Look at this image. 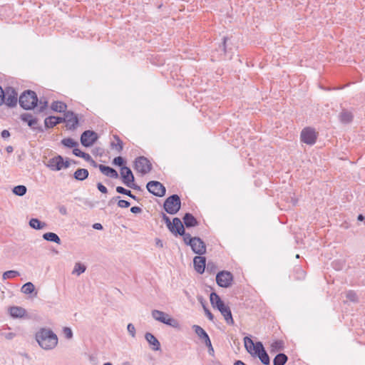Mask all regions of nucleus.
Here are the masks:
<instances>
[{
    "label": "nucleus",
    "instance_id": "nucleus-1",
    "mask_svg": "<svg viewBox=\"0 0 365 365\" xmlns=\"http://www.w3.org/2000/svg\"><path fill=\"white\" fill-rule=\"evenodd\" d=\"M244 342L245 349L251 355L257 356L263 364L269 365L270 358L261 341L254 343L250 337L245 336Z\"/></svg>",
    "mask_w": 365,
    "mask_h": 365
},
{
    "label": "nucleus",
    "instance_id": "nucleus-2",
    "mask_svg": "<svg viewBox=\"0 0 365 365\" xmlns=\"http://www.w3.org/2000/svg\"><path fill=\"white\" fill-rule=\"evenodd\" d=\"M36 340L46 350L53 349L58 344L57 335L50 329L41 328L36 334Z\"/></svg>",
    "mask_w": 365,
    "mask_h": 365
},
{
    "label": "nucleus",
    "instance_id": "nucleus-3",
    "mask_svg": "<svg viewBox=\"0 0 365 365\" xmlns=\"http://www.w3.org/2000/svg\"><path fill=\"white\" fill-rule=\"evenodd\" d=\"M18 101L20 106L26 110H34L38 105V98L36 93L29 89L21 93Z\"/></svg>",
    "mask_w": 365,
    "mask_h": 365
},
{
    "label": "nucleus",
    "instance_id": "nucleus-4",
    "mask_svg": "<svg viewBox=\"0 0 365 365\" xmlns=\"http://www.w3.org/2000/svg\"><path fill=\"white\" fill-rule=\"evenodd\" d=\"M18 103V93L12 86L3 89L0 86V106L5 104L9 108L16 107Z\"/></svg>",
    "mask_w": 365,
    "mask_h": 365
},
{
    "label": "nucleus",
    "instance_id": "nucleus-5",
    "mask_svg": "<svg viewBox=\"0 0 365 365\" xmlns=\"http://www.w3.org/2000/svg\"><path fill=\"white\" fill-rule=\"evenodd\" d=\"M181 208V200L178 195L173 194L165 199L163 203L164 210L170 215L177 214Z\"/></svg>",
    "mask_w": 365,
    "mask_h": 365
},
{
    "label": "nucleus",
    "instance_id": "nucleus-6",
    "mask_svg": "<svg viewBox=\"0 0 365 365\" xmlns=\"http://www.w3.org/2000/svg\"><path fill=\"white\" fill-rule=\"evenodd\" d=\"M134 169L142 175H145L152 170L153 165L146 157L139 156L134 161Z\"/></svg>",
    "mask_w": 365,
    "mask_h": 365
},
{
    "label": "nucleus",
    "instance_id": "nucleus-7",
    "mask_svg": "<svg viewBox=\"0 0 365 365\" xmlns=\"http://www.w3.org/2000/svg\"><path fill=\"white\" fill-rule=\"evenodd\" d=\"M234 280L233 274L226 270L220 271L216 274V282L217 285L222 288L230 287Z\"/></svg>",
    "mask_w": 365,
    "mask_h": 365
},
{
    "label": "nucleus",
    "instance_id": "nucleus-8",
    "mask_svg": "<svg viewBox=\"0 0 365 365\" xmlns=\"http://www.w3.org/2000/svg\"><path fill=\"white\" fill-rule=\"evenodd\" d=\"M83 116L81 115L80 118L78 115L75 113L73 110H67L63 115V118H66L65 121L66 126L68 130H75L79 125L80 120Z\"/></svg>",
    "mask_w": 365,
    "mask_h": 365
},
{
    "label": "nucleus",
    "instance_id": "nucleus-9",
    "mask_svg": "<svg viewBox=\"0 0 365 365\" xmlns=\"http://www.w3.org/2000/svg\"><path fill=\"white\" fill-rule=\"evenodd\" d=\"M192 329L195 331V334L203 341L205 345L207 347L208 354L210 356H214L215 351L207 333L199 325H193Z\"/></svg>",
    "mask_w": 365,
    "mask_h": 365
},
{
    "label": "nucleus",
    "instance_id": "nucleus-10",
    "mask_svg": "<svg viewBox=\"0 0 365 365\" xmlns=\"http://www.w3.org/2000/svg\"><path fill=\"white\" fill-rule=\"evenodd\" d=\"M99 136L96 132L93 130H86L83 131L80 138L81 143L86 148L91 147L98 139Z\"/></svg>",
    "mask_w": 365,
    "mask_h": 365
},
{
    "label": "nucleus",
    "instance_id": "nucleus-11",
    "mask_svg": "<svg viewBox=\"0 0 365 365\" xmlns=\"http://www.w3.org/2000/svg\"><path fill=\"white\" fill-rule=\"evenodd\" d=\"M148 192L156 197H163L166 192L165 187L159 181L150 180L146 185Z\"/></svg>",
    "mask_w": 365,
    "mask_h": 365
},
{
    "label": "nucleus",
    "instance_id": "nucleus-12",
    "mask_svg": "<svg viewBox=\"0 0 365 365\" xmlns=\"http://www.w3.org/2000/svg\"><path fill=\"white\" fill-rule=\"evenodd\" d=\"M301 140L307 145H314L317 138L315 130L310 127L304 128L301 132Z\"/></svg>",
    "mask_w": 365,
    "mask_h": 365
},
{
    "label": "nucleus",
    "instance_id": "nucleus-13",
    "mask_svg": "<svg viewBox=\"0 0 365 365\" xmlns=\"http://www.w3.org/2000/svg\"><path fill=\"white\" fill-rule=\"evenodd\" d=\"M168 229L175 237L185 235V232H186L182 222L177 217L173 219Z\"/></svg>",
    "mask_w": 365,
    "mask_h": 365
},
{
    "label": "nucleus",
    "instance_id": "nucleus-14",
    "mask_svg": "<svg viewBox=\"0 0 365 365\" xmlns=\"http://www.w3.org/2000/svg\"><path fill=\"white\" fill-rule=\"evenodd\" d=\"M20 119L27 123V125L32 128L34 130H37L38 132H43L44 130L41 126L34 127V125L37 123L38 119L33 116L31 113H22L20 115Z\"/></svg>",
    "mask_w": 365,
    "mask_h": 365
},
{
    "label": "nucleus",
    "instance_id": "nucleus-15",
    "mask_svg": "<svg viewBox=\"0 0 365 365\" xmlns=\"http://www.w3.org/2000/svg\"><path fill=\"white\" fill-rule=\"evenodd\" d=\"M120 178L123 182V183L128 186L130 183L133 182L135 181V177L134 175L128 167H124L121 168L120 169Z\"/></svg>",
    "mask_w": 365,
    "mask_h": 365
},
{
    "label": "nucleus",
    "instance_id": "nucleus-16",
    "mask_svg": "<svg viewBox=\"0 0 365 365\" xmlns=\"http://www.w3.org/2000/svg\"><path fill=\"white\" fill-rule=\"evenodd\" d=\"M63 157L58 155L48 160L47 166L54 171H59L63 169Z\"/></svg>",
    "mask_w": 365,
    "mask_h": 365
},
{
    "label": "nucleus",
    "instance_id": "nucleus-17",
    "mask_svg": "<svg viewBox=\"0 0 365 365\" xmlns=\"http://www.w3.org/2000/svg\"><path fill=\"white\" fill-rule=\"evenodd\" d=\"M66 118L61 116L50 115L45 118L44 126L46 129L53 128L58 124L62 123L65 121Z\"/></svg>",
    "mask_w": 365,
    "mask_h": 365
},
{
    "label": "nucleus",
    "instance_id": "nucleus-18",
    "mask_svg": "<svg viewBox=\"0 0 365 365\" xmlns=\"http://www.w3.org/2000/svg\"><path fill=\"white\" fill-rule=\"evenodd\" d=\"M193 265L197 272L203 274L206 267V258L201 255L195 256L193 258Z\"/></svg>",
    "mask_w": 365,
    "mask_h": 365
},
{
    "label": "nucleus",
    "instance_id": "nucleus-19",
    "mask_svg": "<svg viewBox=\"0 0 365 365\" xmlns=\"http://www.w3.org/2000/svg\"><path fill=\"white\" fill-rule=\"evenodd\" d=\"M184 227L191 228L198 226L199 222L197 218L190 212H186L182 217Z\"/></svg>",
    "mask_w": 365,
    "mask_h": 365
},
{
    "label": "nucleus",
    "instance_id": "nucleus-20",
    "mask_svg": "<svg viewBox=\"0 0 365 365\" xmlns=\"http://www.w3.org/2000/svg\"><path fill=\"white\" fill-rule=\"evenodd\" d=\"M197 239L191 249L194 253L202 255L206 252V245L200 237H197Z\"/></svg>",
    "mask_w": 365,
    "mask_h": 365
},
{
    "label": "nucleus",
    "instance_id": "nucleus-21",
    "mask_svg": "<svg viewBox=\"0 0 365 365\" xmlns=\"http://www.w3.org/2000/svg\"><path fill=\"white\" fill-rule=\"evenodd\" d=\"M218 310L220 312L221 314L224 317V319L228 325H234L235 324V322L232 318V312H231V309L229 306L225 304Z\"/></svg>",
    "mask_w": 365,
    "mask_h": 365
},
{
    "label": "nucleus",
    "instance_id": "nucleus-22",
    "mask_svg": "<svg viewBox=\"0 0 365 365\" xmlns=\"http://www.w3.org/2000/svg\"><path fill=\"white\" fill-rule=\"evenodd\" d=\"M9 314L14 319L24 318L26 316V310L21 307L13 306L9 308Z\"/></svg>",
    "mask_w": 365,
    "mask_h": 365
},
{
    "label": "nucleus",
    "instance_id": "nucleus-23",
    "mask_svg": "<svg viewBox=\"0 0 365 365\" xmlns=\"http://www.w3.org/2000/svg\"><path fill=\"white\" fill-rule=\"evenodd\" d=\"M145 338L148 344L152 346L151 348L153 350L158 351L160 349V343L153 334L147 332L145 334Z\"/></svg>",
    "mask_w": 365,
    "mask_h": 365
},
{
    "label": "nucleus",
    "instance_id": "nucleus-24",
    "mask_svg": "<svg viewBox=\"0 0 365 365\" xmlns=\"http://www.w3.org/2000/svg\"><path fill=\"white\" fill-rule=\"evenodd\" d=\"M100 171L107 177H110L111 178H118L119 177L118 172L113 168L105 165H100L99 166Z\"/></svg>",
    "mask_w": 365,
    "mask_h": 365
},
{
    "label": "nucleus",
    "instance_id": "nucleus-25",
    "mask_svg": "<svg viewBox=\"0 0 365 365\" xmlns=\"http://www.w3.org/2000/svg\"><path fill=\"white\" fill-rule=\"evenodd\" d=\"M210 303L213 308H216L220 309L224 305H225V302L222 300L220 297L215 292H211L210 295Z\"/></svg>",
    "mask_w": 365,
    "mask_h": 365
},
{
    "label": "nucleus",
    "instance_id": "nucleus-26",
    "mask_svg": "<svg viewBox=\"0 0 365 365\" xmlns=\"http://www.w3.org/2000/svg\"><path fill=\"white\" fill-rule=\"evenodd\" d=\"M51 109L55 112L63 113L64 115L65 112H67V104L63 101H53L51 104Z\"/></svg>",
    "mask_w": 365,
    "mask_h": 365
},
{
    "label": "nucleus",
    "instance_id": "nucleus-27",
    "mask_svg": "<svg viewBox=\"0 0 365 365\" xmlns=\"http://www.w3.org/2000/svg\"><path fill=\"white\" fill-rule=\"evenodd\" d=\"M339 118L341 123L348 124L352 122L354 115L346 109H342L341 112L339 113Z\"/></svg>",
    "mask_w": 365,
    "mask_h": 365
},
{
    "label": "nucleus",
    "instance_id": "nucleus-28",
    "mask_svg": "<svg viewBox=\"0 0 365 365\" xmlns=\"http://www.w3.org/2000/svg\"><path fill=\"white\" fill-rule=\"evenodd\" d=\"M89 173L86 168H78L73 174V177L78 181H83L88 178Z\"/></svg>",
    "mask_w": 365,
    "mask_h": 365
},
{
    "label": "nucleus",
    "instance_id": "nucleus-29",
    "mask_svg": "<svg viewBox=\"0 0 365 365\" xmlns=\"http://www.w3.org/2000/svg\"><path fill=\"white\" fill-rule=\"evenodd\" d=\"M284 349V342L283 340H275L271 344L269 347V351L271 354H274L278 351H282Z\"/></svg>",
    "mask_w": 365,
    "mask_h": 365
},
{
    "label": "nucleus",
    "instance_id": "nucleus-30",
    "mask_svg": "<svg viewBox=\"0 0 365 365\" xmlns=\"http://www.w3.org/2000/svg\"><path fill=\"white\" fill-rule=\"evenodd\" d=\"M43 239L48 242H55L58 245L61 244V240L58 235L54 232H46L42 236Z\"/></svg>",
    "mask_w": 365,
    "mask_h": 365
},
{
    "label": "nucleus",
    "instance_id": "nucleus-31",
    "mask_svg": "<svg viewBox=\"0 0 365 365\" xmlns=\"http://www.w3.org/2000/svg\"><path fill=\"white\" fill-rule=\"evenodd\" d=\"M161 323L168 325L173 328H180L179 322L177 319L171 317L168 314H167V317L163 318H160Z\"/></svg>",
    "mask_w": 365,
    "mask_h": 365
},
{
    "label": "nucleus",
    "instance_id": "nucleus-32",
    "mask_svg": "<svg viewBox=\"0 0 365 365\" xmlns=\"http://www.w3.org/2000/svg\"><path fill=\"white\" fill-rule=\"evenodd\" d=\"M29 226L36 230H42L46 227V223L41 221L38 218H31L29 222Z\"/></svg>",
    "mask_w": 365,
    "mask_h": 365
},
{
    "label": "nucleus",
    "instance_id": "nucleus-33",
    "mask_svg": "<svg viewBox=\"0 0 365 365\" xmlns=\"http://www.w3.org/2000/svg\"><path fill=\"white\" fill-rule=\"evenodd\" d=\"M306 272L299 265L296 266L293 272V278L296 280H302L305 278Z\"/></svg>",
    "mask_w": 365,
    "mask_h": 365
},
{
    "label": "nucleus",
    "instance_id": "nucleus-34",
    "mask_svg": "<svg viewBox=\"0 0 365 365\" xmlns=\"http://www.w3.org/2000/svg\"><path fill=\"white\" fill-rule=\"evenodd\" d=\"M288 361V356L284 353L277 354L273 359V365H284Z\"/></svg>",
    "mask_w": 365,
    "mask_h": 365
},
{
    "label": "nucleus",
    "instance_id": "nucleus-35",
    "mask_svg": "<svg viewBox=\"0 0 365 365\" xmlns=\"http://www.w3.org/2000/svg\"><path fill=\"white\" fill-rule=\"evenodd\" d=\"M113 138L116 141V143L115 142H112L110 143V147L112 148H115L118 153H120L123 148V143L118 135H114Z\"/></svg>",
    "mask_w": 365,
    "mask_h": 365
},
{
    "label": "nucleus",
    "instance_id": "nucleus-36",
    "mask_svg": "<svg viewBox=\"0 0 365 365\" xmlns=\"http://www.w3.org/2000/svg\"><path fill=\"white\" fill-rule=\"evenodd\" d=\"M61 144L68 148H75L78 146V143L71 138H66L61 140Z\"/></svg>",
    "mask_w": 365,
    "mask_h": 365
},
{
    "label": "nucleus",
    "instance_id": "nucleus-37",
    "mask_svg": "<svg viewBox=\"0 0 365 365\" xmlns=\"http://www.w3.org/2000/svg\"><path fill=\"white\" fill-rule=\"evenodd\" d=\"M21 291L25 294H31L35 291V286L32 282H28L21 287Z\"/></svg>",
    "mask_w": 365,
    "mask_h": 365
},
{
    "label": "nucleus",
    "instance_id": "nucleus-38",
    "mask_svg": "<svg viewBox=\"0 0 365 365\" xmlns=\"http://www.w3.org/2000/svg\"><path fill=\"white\" fill-rule=\"evenodd\" d=\"M12 192L14 195L21 197V196H24V195H26V193L27 192V188L25 185H19L15 186L13 188Z\"/></svg>",
    "mask_w": 365,
    "mask_h": 365
},
{
    "label": "nucleus",
    "instance_id": "nucleus-39",
    "mask_svg": "<svg viewBox=\"0 0 365 365\" xmlns=\"http://www.w3.org/2000/svg\"><path fill=\"white\" fill-rule=\"evenodd\" d=\"M181 237H183L185 244L190 246V247H192L194 242H195V240H197V237H192L190 234L186 232H185V235H181Z\"/></svg>",
    "mask_w": 365,
    "mask_h": 365
},
{
    "label": "nucleus",
    "instance_id": "nucleus-40",
    "mask_svg": "<svg viewBox=\"0 0 365 365\" xmlns=\"http://www.w3.org/2000/svg\"><path fill=\"white\" fill-rule=\"evenodd\" d=\"M86 270V267L81 264V262H76L74 266V269L73 270V274H76L77 275H80L85 272Z\"/></svg>",
    "mask_w": 365,
    "mask_h": 365
},
{
    "label": "nucleus",
    "instance_id": "nucleus-41",
    "mask_svg": "<svg viewBox=\"0 0 365 365\" xmlns=\"http://www.w3.org/2000/svg\"><path fill=\"white\" fill-rule=\"evenodd\" d=\"M20 275V273L18 271L16 270H9L6 272H4L2 274V279L4 280L7 279H11L15 278L16 277H19Z\"/></svg>",
    "mask_w": 365,
    "mask_h": 365
},
{
    "label": "nucleus",
    "instance_id": "nucleus-42",
    "mask_svg": "<svg viewBox=\"0 0 365 365\" xmlns=\"http://www.w3.org/2000/svg\"><path fill=\"white\" fill-rule=\"evenodd\" d=\"M151 314H152V317L156 320V321H158V322H161V319L160 318H163L165 317H167V313L164 312H162V311H160V310H157V309H153L151 312Z\"/></svg>",
    "mask_w": 365,
    "mask_h": 365
},
{
    "label": "nucleus",
    "instance_id": "nucleus-43",
    "mask_svg": "<svg viewBox=\"0 0 365 365\" xmlns=\"http://www.w3.org/2000/svg\"><path fill=\"white\" fill-rule=\"evenodd\" d=\"M346 297L348 300L352 302H358L359 298L356 293L354 290H349L346 293Z\"/></svg>",
    "mask_w": 365,
    "mask_h": 365
},
{
    "label": "nucleus",
    "instance_id": "nucleus-44",
    "mask_svg": "<svg viewBox=\"0 0 365 365\" xmlns=\"http://www.w3.org/2000/svg\"><path fill=\"white\" fill-rule=\"evenodd\" d=\"M125 163H126L125 160L121 156L115 157L113 160V164L115 166L120 167V168L126 167Z\"/></svg>",
    "mask_w": 365,
    "mask_h": 365
},
{
    "label": "nucleus",
    "instance_id": "nucleus-45",
    "mask_svg": "<svg viewBox=\"0 0 365 365\" xmlns=\"http://www.w3.org/2000/svg\"><path fill=\"white\" fill-rule=\"evenodd\" d=\"M197 299L202 303V306H203V308H204V311H205V315L207 317V318L211 320V321H213L214 319V315L213 314L205 307V305L202 303V300H203V298L202 296L200 297H197Z\"/></svg>",
    "mask_w": 365,
    "mask_h": 365
},
{
    "label": "nucleus",
    "instance_id": "nucleus-46",
    "mask_svg": "<svg viewBox=\"0 0 365 365\" xmlns=\"http://www.w3.org/2000/svg\"><path fill=\"white\" fill-rule=\"evenodd\" d=\"M38 104H39V107L36 109V110L35 112L36 113H43L48 108V101H42L41 100V101L38 100Z\"/></svg>",
    "mask_w": 365,
    "mask_h": 365
},
{
    "label": "nucleus",
    "instance_id": "nucleus-47",
    "mask_svg": "<svg viewBox=\"0 0 365 365\" xmlns=\"http://www.w3.org/2000/svg\"><path fill=\"white\" fill-rule=\"evenodd\" d=\"M115 190L118 193L121 195H125L127 196H131L132 192L130 190H128L122 186H117Z\"/></svg>",
    "mask_w": 365,
    "mask_h": 365
},
{
    "label": "nucleus",
    "instance_id": "nucleus-48",
    "mask_svg": "<svg viewBox=\"0 0 365 365\" xmlns=\"http://www.w3.org/2000/svg\"><path fill=\"white\" fill-rule=\"evenodd\" d=\"M228 40V38L226 36H224L222 38V43L219 46V49L223 52L224 54L227 53V41Z\"/></svg>",
    "mask_w": 365,
    "mask_h": 365
},
{
    "label": "nucleus",
    "instance_id": "nucleus-49",
    "mask_svg": "<svg viewBox=\"0 0 365 365\" xmlns=\"http://www.w3.org/2000/svg\"><path fill=\"white\" fill-rule=\"evenodd\" d=\"M63 333L65 336V337L68 339H71L73 337V331L71 328L69 327H64L63 329Z\"/></svg>",
    "mask_w": 365,
    "mask_h": 365
},
{
    "label": "nucleus",
    "instance_id": "nucleus-50",
    "mask_svg": "<svg viewBox=\"0 0 365 365\" xmlns=\"http://www.w3.org/2000/svg\"><path fill=\"white\" fill-rule=\"evenodd\" d=\"M117 204H118V206L121 208H127V207H130V202H128L125 200H120V198L118 199Z\"/></svg>",
    "mask_w": 365,
    "mask_h": 365
},
{
    "label": "nucleus",
    "instance_id": "nucleus-51",
    "mask_svg": "<svg viewBox=\"0 0 365 365\" xmlns=\"http://www.w3.org/2000/svg\"><path fill=\"white\" fill-rule=\"evenodd\" d=\"M127 330H128V333L131 335L132 337L135 336V328L133 324L129 323L128 324Z\"/></svg>",
    "mask_w": 365,
    "mask_h": 365
},
{
    "label": "nucleus",
    "instance_id": "nucleus-52",
    "mask_svg": "<svg viewBox=\"0 0 365 365\" xmlns=\"http://www.w3.org/2000/svg\"><path fill=\"white\" fill-rule=\"evenodd\" d=\"M160 216L162 217L163 221L165 223L166 227H168L172 222V221H170V217L163 212L160 213Z\"/></svg>",
    "mask_w": 365,
    "mask_h": 365
},
{
    "label": "nucleus",
    "instance_id": "nucleus-53",
    "mask_svg": "<svg viewBox=\"0 0 365 365\" xmlns=\"http://www.w3.org/2000/svg\"><path fill=\"white\" fill-rule=\"evenodd\" d=\"M96 186H97L98 190L101 192H102L103 194L108 193L107 187L106 186H104L101 182H98Z\"/></svg>",
    "mask_w": 365,
    "mask_h": 365
},
{
    "label": "nucleus",
    "instance_id": "nucleus-54",
    "mask_svg": "<svg viewBox=\"0 0 365 365\" xmlns=\"http://www.w3.org/2000/svg\"><path fill=\"white\" fill-rule=\"evenodd\" d=\"M215 269H216V266H215V264L213 262H209L207 263V271L208 272H210V273H212V272H215Z\"/></svg>",
    "mask_w": 365,
    "mask_h": 365
},
{
    "label": "nucleus",
    "instance_id": "nucleus-55",
    "mask_svg": "<svg viewBox=\"0 0 365 365\" xmlns=\"http://www.w3.org/2000/svg\"><path fill=\"white\" fill-rule=\"evenodd\" d=\"M1 335L4 336L5 337V339H6L8 340H11L15 337L16 334L14 332H6V333H2Z\"/></svg>",
    "mask_w": 365,
    "mask_h": 365
},
{
    "label": "nucleus",
    "instance_id": "nucleus-56",
    "mask_svg": "<svg viewBox=\"0 0 365 365\" xmlns=\"http://www.w3.org/2000/svg\"><path fill=\"white\" fill-rule=\"evenodd\" d=\"M143 211L142 208L138 206H133L130 208V212L133 214H139Z\"/></svg>",
    "mask_w": 365,
    "mask_h": 365
},
{
    "label": "nucleus",
    "instance_id": "nucleus-57",
    "mask_svg": "<svg viewBox=\"0 0 365 365\" xmlns=\"http://www.w3.org/2000/svg\"><path fill=\"white\" fill-rule=\"evenodd\" d=\"M83 153L84 152L81 151L77 147L73 149V154L77 157L82 158V154H83Z\"/></svg>",
    "mask_w": 365,
    "mask_h": 365
},
{
    "label": "nucleus",
    "instance_id": "nucleus-58",
    "mask_svg": "<svg viewBox=\"0 0 365 365\" xmlns=\"http://www.w3.org/2000/svg\"><path fill=\"white\" fill-rule=\"evenodd\" d=\"M127 187H130L131 189H133V190H139V191L141 190L140 186H139L138 185L135 183V181L133 182L130 183V185H128Z\"/></svg>",
    "mask_w": 365,
    "mask_h": 365
},
{
    "label": "nucleus",
    "instance_id": "nucleus-59",
    "mask_svg": "<svg viewBox=\"0 0 365 365\" xmlns=\"http://www.w3.org/2000/svg\"><path fill=\"white\" fill-rule=\"evenodd\" d=\"M71 165V160L69 158H66V160H63V168H68Z\"/></svg>",
    "mask_w": 365,
    "mask_h": 365
},
{
    "label": "nucleus",
    "instance_id": "nucleus-60",
    "mask_svg": "<svg viewBox=\"0 0 365 365\" xmlns=\"http://www.w3.org/2000/svg\"><path fill=\"white\" fill-rule=\"evenodd\" d=\"M1 135L3 138H7L10 136V133L8 130H3L1 133Z\"/></svg>",
    "mask_w": 365,
    "mask_h": 365
},
{
    "label": "nucleus",
    "instance_id": "nucleus-61",
    "mask_svg": "<svg viewBox=\"0 0 365 365\" xmlns=\"http://www.w3.org/2000/svg\"><path fill=\"white\" fill-rule=\"evenodd\" d=\"M82 158H83L87 162L91 161L92 159L91 156L88 153H86L85 152L83 153V154H82Z\"/></svg>",
    "mask_w": 365,
    "mask_h": 365
},
{
    "label": "nucleus",
    "instance_id": "nucleus-62",
    "mask_svg": "<svg viewBox=\"0 0 365 365\" xmlns=\"http://www.w3.org/2000/svg\"><path fill=\"white\" fill-rule=\"evenodd\" d=\"M59 212L63 215H67V209L65 206H61L59 207Z\"/></svg>",
    "mask_w": 365,
    "mask_h": 365
},
{
    "label": "nucleus",
    "instance_id": "nucleus-63",
    "mask_svg": "<svg viewBox=\"0 0 365 365\" xmlns=\"http://www.w3.org/2000/svg\"><path fill=\"white\" fill-rule=\"evenodd\" d=\"M93 228L95 230H101L103 229V227L101 223H95L93 225Z\"/></svg>",
    "mask_w": 365,
    "mask_h": 365
},
{
    "label": "nucleus",
    "instance_id": "nucleus-64",
    "mask_svg": "<svg viewBox=\"0 0 365 365\" xmlns=\"http://www.w3.org/2000/svg\"><path fill=\"white\" fill-rule=\"evenodd\" d=\"M155 245L157 247L162 248L163 247V242L161 240L156 238L155 239Z\"/></svg>",
    "mask_w": 365,
    "mask_h": 365
}]
</instances>
